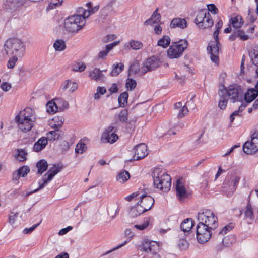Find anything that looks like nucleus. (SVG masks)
I'll return each instance as SVG.
<instances>
[{
  "instance_id": "nucleus-53",
  "label": "nucleus",
  "mask_w": 258,
  "mask_h": 258,
  "mask_svg": "<svg viewBox=\"0 0 258 258\" xmlns=\"http://www.w3.org/2000/svg\"><path fill=\"white\" fill-rule=\"evenodd\" d=\"M234 227V224L232 223H230L228 225L225 226L219 232V235H224L228 231H230L232 230Z\"/></svg>"
},
{
  "instance_id": "nucleus-46",
  "label": "nucleus",
  "mask_w": 258,
  "mask_h": 258,
  "mask_svg": "<svg viewBox=\"0 0 258 258\" xmlns=\"http://www.w3.org/2000/svg\"><path fill=\"white\" fill-rule=\"evenodd\" d=\"M137 83L132 78H127L125 83V86L128 90L132 91L136 87Z\"/></svg>"
},
{
  "instance_id": "nucleus-10",
  "label": "nucleus",
  "mask_w": 258,
  "mask_h": 258,
  "mask_svg": "<svg viewBox=\"0 0 258 258\" xmlns=\"http://www.w3.org/2000/svg\"><path fill=\"white\" fill-rule=\"evenodd\" d=\"M161 61L159 58L155 56H152L146 60L141 68V71L145 74L148 71H151L157 69L161 64Z\"/></svg>"
},
{
  "instance_id": "nucleus-64",
  "label": "nucleus",
  "mask_w": 258,
  "mask_h": 258,
  "mask_svg": "<svg viewBox=\"0 0 258 258\" xmlns=\"http://www.w3.org/2000/svg\"><path fill=\"white\" fill-rule=\"evenodd\" d=\"M208 10L207 11H210L214 14H217L218 12V9L216 8L215 5L213 4H209L207 5Z\"/></svg>"
},
{
  "instance_id": "nucleus-4",
  "label": "nucleus",
  "mask_w": 258,
  "mask_h": 258,
  "mask_svg": "<svg viewBox=\"0 0 258 258\" xmlns=\"http://www.w3.org/2000/svg\"><path fill=\"white\" fill-rule=\"evenodd\" d=\"M85 24L84 17L81 15H74L65 20L64 26L68 33L75 34L82 29Z\"/></svg>"
},
{
  "instance_id": "nucleus-20",
  "label": "nucleus",
  "mask_w": 258,
  "mask_h": 258,
  "mask_svg": "<svg viewBox=\"0 0 258 258\" xmlns=\"http://www.w3.org/2000/svg\"><path fill=\"white\" fill-rule=\"evenodd\" d=\"M187 26V22L185 19L180 18H174L170 23V27L174 28L178 27L181 29H184Z\"/></svg>"
},
{
  "instance_id": "nucleus-32",
  "label": "nucleus",
  "mask_w": 258,
  "mask_h": 258,
  "mask_svg": "<svg viewBox=\"0 0 258 258\" xmlns=\"http://www.w3.org/2000/svg\"><path fill=\"white\" fill-rule=\"evenodd\" d=\"M78 88V85L76 83L72 82L71 80H67L66 81L64 85L63 86L62 89L63 90L69 89L70 93L75 91Z\"/></svg>"
},
{
  "instance_id": "nucleus-31",
  "label": "nucleus",
  "mask_w": 258,
  "mask_h": 258,
  "mask_svg": "<svg viewBox=\"0 0 258 258\" xmlns=\"http://www.w3.org/2000/svg\"><path fill=\"white\" fill-rule=\"evenodd\" d=\"M230 22L235 28H240L243 23L242 18L240 16H236L232 17L230 20Z\"/></svg>"
},
{
  "instance_id": "nucleus-23",
  "label": "nucleus",
  "mask_w": 258,
  "mask_h": 258,
  "mask_svg": "<svg viewBox=\"0 0 258 258\" xmlns=\"http://www.w3.org/2000/svg\"><path fill=\"white\" fill-rule=\"evenodd\" d=\"M207 12V10L202 9L198 12L195 19V22L199 28L201 27V26H203V21H204V18H205V17H206Z\"/></svg>"
},
{
  "instance_id": "nucleus-27",
  "label": "nucleus",
  "mask_w": 258,
  "mask_h": 258,
  "mask_svg": "<svg viewBox=\"0 0 258 258\" xmlns=\"http://www.w3.org/2000/svg\"><path fill=\"white\" fill-rule=\"evenodd\" d=\"M90 77L95 81H98L104 78V74L99 69L95 68L93 70L89 73Z\"/></svg>"
},
{
  "instance_id": "nucleus-14",
  "label": "nucleus",
  "mask_w": 258,
  "mask_h": 258,
  "mask_svg": "<svg viewBox=\"0 0 258 258\" xmlns=\"http://www.w3.org/2000/svg\"><path fill=\"white\" fill-rule=\"evenodd\" d=\"M140 199L139 206L141 207L145 212L151 209L154 203V199L152 197L143 194L140 196Z\"/></svg>"
},
{
  "instance_id": "nucleus-39",
  "label": "nucleus",
  "mask_w": 258,
  "mask_h": 258,
  "mask_svg": "<svg viewBox=\"0 0 258 258\" xmlns=\"http://www.w3.org/2000/svg\"><path fill=\"white\" fill-rule=\"evenodd\" d=\"M124 65L122 63H117L116 65L113 66V69L110 72V75L112 76H116L123 70Z\"/></svg>"
},
{
  "instance_id": "nucleus-30",
  "label": "nucleus",
  "mask_w": 258,
  "mask_h": 258,
  "mask_svg": "<svg viewBox=\"0 0 258 258\" xmlns=\"http://www.w3.org/2000/svg\"><path fill=\"white\" fill-rule=\"evenodd\" d=\"M46 107L47 112L49 113L54 114L59 111L55 99L54 100L49 101L47 103Z\"/></svg>"
},
{
  "instance_id": "nucleus-51",
  "label": "nucleus",
  "mask_w": 258,
  "mask_h": 258,
  "mask_svg": "<svg viewBox=\"0 0 258 258\" xmlns=\"http://www.w3.org/2000/svg\"><path fill=\"white\" fill-rule=\"evenodd\" d=\"M58 131H52L48 132L47 133V140H49L50 141H54L59 138V135L57 134V132Z\"/></svg>"
},
{
  "instance_id": "nucleus-3",
  "label": "nucleus",
  "mask_w": 258,
  "mask_h": 258,
  "mask_svg": "<svg viewBox=\"0 0 258 258\" xmlns=\"http://www.w3.org/2000/svg\"><path fill=\"white\" fill-rule=\"evenodd\" d=\"M4 48L7 54H15L22 56L25 51V45L21 39L11 38L5 42Z\"/></svg>"
},
{
  "instance_id": "nucleus-34",
  "label": "nucleus",
  "mask_w": 258,
  "mask_h": 258,
  "mask_svg": "<svg viewBox=\"0 0 258 258\" xmlns=\"http://www.w3.org/2000/svg\"><path fill=\"white\" fill-rule=\"evenodd\" d=\"M130 178V175L128 171L123 170L119 172L117 176L116 180L120 183H124Z\"/></svg>"
},
{
  "instance_id": "nucleus-37",
  "label": "nucleus",
  "mask_w": 258,
  "mask_h": 258,
  "mask_svg": "<svg viewBox=\"0 0 258 258\" xmlns=\"http://www.w3.org/2000/svg\"><path fill=\"white\" fill-rule=\"evenodd\" d=\"M128 94L127 92H124L120 94L118 101L120 107H124L127 103Z\"/></svg>"
},
{
  "instance_id": "nucleus-2",
  "label": "nucleus",
  "mask_w": 258,
  "mask_h": 258,
  "mask_svg": "<svg viewBox=\"0 0 258 258\" xmlns=\"http://www.w3.org/2000/svg\"><path fill=\"white\" fill-rule=\"evenodd\" d=\"M239 90L235 85H230L228 88L222 86V88H220L218 95L219 100L218 107L222 110L225 109L227 106L228 97L233 103L238 100V96Z\"/></svg>"
},
{
  "instance_id": "nucleus-59",
  "label": "nucleus",
  "mask_w": 258,
  "mask_h": 258,
  "mask_svg": "<svg viewBox=\"0 0 258 258\" xmlns=\"http://www.w3.org/2000/svg\"><path fill=\"white\" fill-rule=\"evenodd\" d=\"M17 171L20 173L21 176L25 177L29 172L30 169L29 167L24 166L18 169Z\"/></svg>"
},
{
  "instance_id": "nucleus-40",
  "label": "nucleus",
  "mask_w": 258,
  "mask_h": 258,
  "mask_svg": "<svg viewBox=\"0 0 258 258\" xmlns=\"http://www.w3.org/2000/svg\"><path fill=\"white\" fill-rule=\"evenodd\" d=\"M55 100L56 101V103L59 111H61L69 108V104L67 101L63 100L61 98H55Z\"/></svg>"
},
{
  "instance_id": "nucleus-24",
  "label": "nucleus",
  "mask_w": 258,
  "mask_h": 258,
  "mask_svg": "<svg viewBox=\"0 0 258 258\" xmlns=\"http://www.w3.org/2000/svg\"><path fill=\"white\" fill-rule=\"evenodd\" d=\"M118 44V42H114L110 44H107L105 46L104 50L100 51L97 57L99 59H105L110 51H111L113 47Z\"/></svg>"
},
{
  "instance_id": "nucleus-8",
  "label": "nucleus",
  "mask_w": 258,
  "mask_h": 258,
  "mask_svg": "<svg viewBox=\"0 0 258 258\" xmlns=\"http://www.w3.org/2000/svg\"><path fill=\"white\" fill-rule=\"evenodd\" d=\"M243 151L247 154H251L258 151V132L252 135L251 141H247L244 143Z\"/></svg>"
},
{
  "instance_id": "nucleus-21",
  "label": "nucleus",
  "mask_w": 258,
  "mask_h": 258,
  "mask_svg": "<svg viewBox=\"0 0 258 258\" xmlns=\"http://www.w3.org/2000/svg\"><path fill=\"white\" fill-rule=\"evenodd\" d=\"M48 144L47 138L44 137L40 138L33 146V150L35 152H39L43 150Z\"/></svg>"
},
{
  "instance_id": "nucleus-56",
  "label": "nucleus",
  "mask_w": 258,
  "mask_h": 258,
  "mask_svg": "<svg viewBox=\"0 0 258 258\" xmlns=\"http://www.w3.org/2000/svg\"><path fill=\"white\" fill-rule=\"evenodd\" d=\"M130 45L134 50H139L143 47V44L141 42L133 40L130 41Z\"/></svg>"
},
{
  "instance_id": "nucleus-26",
  "label": "nucleus",
  "mask_w": 258,
  "mask_h": 258,
  "mask_svg": "<svg viewBox=\"0 0 258 258\" xmlns=\"http://www.w3.org/2000/svg\"><path fill=\"white\" fill-rule=\"evenodd\" d=\"M245 219H248L250 221L254 220L255 217L254 208L253 209L251 205L248 203L245 207L244 211Z\"/></svg>"
},
{
  "instance_id": "nucleus-25",
  "label": "nucleus",
  "mask_w": 258,
  "mask_h": 258,
  "mask_svg": "<svg viewBox=\"0 0 258 258\" xmlns=\"http://www.w3.org/2000/svg\"><path fill=\"white\" fill-rule=\"evenodd\" d=\"M194 226V223L191 218L185 219L180 224V228L184 233H188Z\"/></svg>"
},
{
  "instance_id": "nucleus-15",
  "label": "nucleus",
  "mask_w": 258,
  "mask_h": 258,
  "mask_svg": "<svg viewBox=\"0 0 258 258\" xmlns=\"http://www.w3.org/2000/svg\"><path fill=\"white\" fill-rule=\"evenodd\" d=\"M134 160H138L144 158L148 154L147 146L144 143L137 145L135 149Z\"/></svg>"
},
{
  "instance_id": "nucleus-44",
  "label": "nucleus",
  "mask_w": 258,
  "mask_h": 258,
  "mask_svg": "<svg viewBox=\"0 0 258 258\" xmlns=\"http://www.w3.org/2000/svg\"><path fill=\"white\" fill-rule=\"evenodd\" d=\"M235 242V238L234 235H229L225 237L222 239V242L224 246L226 247L230 246Z\"/></svg>"
},
{
  "instance_id": "nucleus-29",
  "label": "nucleus",
  "mask_w": 258,
  "mask_h": 258,
  "mask_svg": "<svg viewBox=\"0 0 258 258\" xmlns=\"http://www.w3.org/2000/svg\"><path fill=\"white\" fill-rule=\"evenodd\" d=\"M62 166L59 165H54L51 167L48 172L46 174L48 177V180H52L53 177L60 171Z\"/></svg>"
},
{
  "instance_id": "nucleus-33",
  "label": "nucleus",
  "mask_w": 258,
  "mask_h": 258,
  "mask_svg": "<svg viewBox=\"0 0 258 258\" xmlns=\"http://www.w3.org/2000/svg\"><path fill=\"white\" fill-rule=\"evenodd\" d=\"M144 212V209L139 206V202H138L137 206L133 207L131 209L130 214L133 217H136Z\"/></svg>"
},
{
  "instance_id": "nucleus-6",
  "label": "nucleus",
  "mask_w": 258,
  "mask_h": 258,
  "mask_svg": "<svg viewBox=\"0 0 258 258\" xmlns=\"http://www.w3.org/2000/svg\"><path fill=\"white\" fill-rule=\"evenodd\" d=\"M188 44L186 40H180L173 42L167 50L168 57L174 59L181 57L184 51L187 48Z\"/></svg>"
},
{
  "instance_id": "nucleus-41",
  "label": "nucleus",
  "mask_w": 258,
  "mask_h": 258,
  "mask_svg": "<svg viewBox=\"0 0 258 258\" xmlns=\"http://www.w3.org/2000/svg\"><path fill=\"white\" fill-rule=\"evenodd\" d=\"M51 180H48V177L47 176V174L44 175L43 176L42 179L39 181V187L33 190V191L32 192V193L36 192L38 190L42 189L44 187L45 185ZM30 194H31V192L28 194L27 195H29Z\"/></svg>"
},
{
  "instance_id": "nucleus-9",
  "label": "nucleus",
  "mask_w": 258,
  "mask_h": 258,
  "mask_svg": "<svg viewBox=\"0 0 258 258\" xmlns=\"http://www.w3.org/2000/svg\"><path fill=\"white\" fill-rule=\"evenodd\" d=\"M214 41H210L207 47V50L210 54V58L212 61L218 63L219 60L218 54L219 52L220 45L218 38H214Z\"/></svg>"
},
{
  "instance_id": "nucleus-42",
  "label": "nucleus",
  "mask_w": 258,
  "mask_h": 258,
  "mask_svg": "<svg viewBox=\"0 0 258 258\" xmlns=\"http://www.w3.org/2000/svg\"><path fill=\"white\" fill-rule=\"evenodd\" d=\"M53 47L56 51H61L65 49L66 44L63 40L59 39L55 41Z\"/></svg>"
},
{
  "instance_id": "nucleus-60",
  "label": "nucleus",
  "mask_w": 258,
  "mask_h": 258,
  "mask_svg": "<svg viewBox=\"0 0 258 258\" xmlns=\"http://www.w3.org/2000/svg\"><path fill=\"white\" fill-rule=\"evenodd\" d=\"M18 216V213H14L13 212H11L9 216L8 222L11 225H13L16 220V218Z\"/></svg>"
},
{
  "instance_id": "nucleus-12",
  "label": "nucleus",
  "mask_w": 258,
  "mask_h": 258,
  "mask_svg": "<svg viewBox=\"0 0 258 258\" xmlns=\"http://www.w3.org/2000/svg\"><path fill=\"white\" fill-rule=\"evenodd\" d=\"M142 248L144 251L147 253L154 254V258H159V255L156 253L159 249V245L156 242L145 240L143 242Z\"/></svg>"
},
{
  "instance_id": "nucleus-35",
  "label": "nucleus",
  "mask_w": 258,
  "mask_h": 258,
  "mask_svg": "<svg viewBox=\"0 0 258 258\" xmlns=\"http://www.w3.org/2000/svg\"><path fill=\"white\" fill-rule=\"evenodd\" d=\"M36 167L38 168V173L41 174L47 170L48 164L46 161L42 159L37 162Z\"/></svg>"
},
{
  "instance_id": "nucleus-36",
  "label": "nucleus",
  "mask_w": 258,
  "mask_h": 258,
  "mask_svg": "<svg viewBox=\"0 0 258 258\" xmlns=\"http://www.w3.org/2000/svg\"><path fill=\"white\" fill-rule=\"evenodd\" d=\"M214 22L211 18V16L209 12H207L206 17L204 18L203 26H201V28L205 29L208 27H212L213 25Z\"/></svg>"
},
{
  "instance_id": "nucleus-1",
  "label": "nucleus",
  "mask_w": 258,
  "mask_h": 258,
  "mask_svg": "<svg viewBox=\"0 0 258 258\" xmlns=\"http://www.w3.org/2000/svg\"><path fill=\"white\" fill-rule=\"evenodd\" d=\"M154 186L163 192H167L171 186V178L165 170L155 168L152 173Z\"/></svg>"
},
{
  "instance_id": "nucleus-47",
  "label": "nucleus",
  "mask_w": 258,
  "mask_h": 258,
  "mask_svg": "<svg viewBox=\"0 0 258 258\" xmlns=\"http://www.w3.org/2000/svg\"><path fill=\"white\" fill-rule=\"evenodd\" d=\"M86 65L85 63L82 62H78L73 65L72 70L75 72H82L84 71Z\"/></svg>"
},
{
  "instance_id": "nucleus-55",
  "label": "nucleus",
  "mask_w": 258,
  "mask_h": 258,
  "mask_svg": "<svg viewBox=\"0 0 258 258\" xmlns=\"http://www.w3.org/2000/svg\"><path fill=\"white\" fill-rule=\"evenodd\" d=\"M86 149L87 147L85 143H79L76 146L75 152L77 153L82 154L86 151Z\"/></svg>"
},
{
  "instance_id": "nucleus-22",
  "label": "nucleus",
  "mask_w": 258,
  "mask_h": 258,
  "mask_svg": "<svg viewBox=\"0 0 258 258\" xmlns=\"http://www.w3.org/2000/svg\"><path fill=\"white\" fill-rule=\"evenodd\" d=\"M158 11V8H157L153 13L151 17L145 21V25H152L154 23H157L160 21L161 16Z\"/></svg>"
},
{
  "instance_id": "nucleus-17",
  "label": "nucleus",
  "mask_w": 258,
  "mask_h": 258,
  "mask_svg": "<svg viewBox=\"0 0 258 258\" xmlns=\"http://www.w3.org/2000/svg\"><path fill=\"white\" fill-rule=\"evenodd\" d=\"M33 1V0H6L5 3L6 9H8L12 11L17 10L18 8L21 7L27 2Z\"/></svg>"
},
{
  "instance_id": "nucleus-38",
  "label": "nucleus",
  "mask_w": 258,
  "mask_h": 258,
  "mask_svg": "<svg viewBox=\"0 0 258 258\" xmlns=\"http://www.w3.org/2000/svg\"><path fill=\"white\" fill-rule=\"evenodd\" d=\"M170 43V38L167 35H164L163 37L159 39L158 41V45L165 48L167 47Z\"/></svg>"
},
{
  "instance_id": "nucleus-18",
  "label": "nucleus",
  "mask_w": 258,
  "mask_h": 258,
  "mask_svg": "<svg viewBox=\"0 0 258 258\" xmlns=\"http://www.w3.org/2000/svg\"><path fill=\"white\" fill-rule=\"evenodd\" d=\"M17 116L26 119H29L34 121H35L36 119L34 111L30 107H27L24 110L20 111Z\"/></svg>"
},
{
  "instance_id": "nucleus-28",
  "label": "nucleus",
  "mask_w": 258,
  "mask_h": 258,
  "mask_svg": "<svg viewBox=\"0 0 258 258\" xmlns=\"http://www.w3.org/2000/svg\"><path fill=\"white\" fill-rule=\"evenodd\" d=\"M240 177L236 175L228 176L227 178V182H231V191L233 192L236 190V188L239 183Z\"/></svg>"
},
{
  "instance_id": "nucleus-48",
  "label": "nucleus",
  "mask_w": 258,
  "mask_h": 258,
  "mask_svg": "<svg viewBox=\"0 0 258 258\" xmlns=\"http://www.w3.org/2000/svg\"><path fill=\"white\" fill-rule=\"evenodd\" d=\"M64 119L62 117H55L53 119V121L54 122H57V124H54L52 125V127L56 128L57 131L61 127L62 124L64 121Z\"/></svg>"
},
{
  "instance_id": "nucleus-49",
  "label": "nucleus",
  "mask_w": 258,
  "mask_h": 258,
  "mask_svg": "<svg viewBox=\"0 0 258 258\" xmlns=\"http://www.w3.org/2000/svg\"><path fill=\"white\" fill-rule=\"evenodd\" d=\"M237 38H239L242 41H245L248 39L249 36L246 35L245 32L241 30H236L234 31Z\"/></svg>"
},
{
  "instance_id": "nucleus-43",
  "label": "nucleus",
  "mask_w": 258,
  "mask_h": 258,
  "mask_svg": "<svg viewBox=\"0 0 258 258\" xmlns=\"http://www.w3.org/2000/svg\"><path fill=\"white\" fill-rule=\"evenodd\" d=\"M108 215L111 218H115L116 215L118 213L119 209L116 205H112L109 206L107 209Z\"/></svg>"
},
{
  "instance_id": "nucleus-45",
  "label": "nucleus",
  "mask_w": 258,
  "mask_h": 258,
  "mask_svg": "<svg viewBox=\"0 0 258 258\" xmlns=\"http://www.w3.org/2000/svg\"><path fill=\"white\" fill-rule=\"evenodd\" d=\"M86 6L88 8L87 12L88 14L87 16V18H88L90 15H92L97 12L99 8V5H96L94 7H92V4L91 2H89L86 4Z\"/></svg>"
},
{
  "instance_id": "nucleus-19",
  "label": "nucleus",
  "mask_w": 258,
  "mask_h": 258,
  "mask_svg": "<svg viewBox=\"0 0 258 258\" xmlns=\"http://www.w3.org/2000/svg\"><path fill=\"white\" fill-rule=\"evenodd\" d=\"M258 95V87L255 86V89L251 88L247 90L244 95L245 101L248 103L252 102Z\"/></svg>"
},
{
  "instance_id": "nucleus-54",
  "label": "nucleus",
  "mask_w": 258,
  "mask_h": 258,
  "mask_svg": "<svg viewBox=\"0 0 258 258\" xmlns=\"http://www.w3.org/2000/svg\"><path fill=\"white\" fill-rule=\"evenodd\" d=\"M223 26V22L221 20H219L215 25L216 30L213 33L214 38L217 39L220 32V29Z\"/></svg>"
},
{
  "instance_id": "nucleus-50",
  "label": "nucleus",
  "mask_w": 258,
  "mask_h": 258,
  "mask_svg": "<svg viewBox=\"0 0 258 258\" xmlns=\"http://www.w3.org/2000/svg\"><path fill=\"white\" fill-rule=\"evenodd\" d=\"M12 55H13V56L10 58L7 63V67L9 69H12L14 67L16 62L18 60V58L20 57L19 56V55H17L15 54Z\"/></svg>"
},
{
  "instance_id": "nucleus-58",
  "label": "nucleus",
  "mask_w": 258,
  "mask_h": 258,
  "mask_svg": "<svg viewBox=\"0 0 258 258\" xmlns=\"http://www.w3.org/2000/svg\"><path fill=\"white\" fill-rule=\"evenodd\" d=\"M62 2V1L60 2V0H51L46 10H49L54 9L56 7L60 5Z\"/></svg>"
},
{
  "instance_id": "nucleus-62",
  "label": "nucleus",
  "mask_w": 258,
  "mask_h": 258,
  "mask_svg": "<svg viewBox=\"0 0 258 258\" xmlns=\"http://www.w3.org/2000/svg\"><path fill=\"white\" fill-rule=\"evenodd\" d=\"M178 245L181 250H185L188 247V242L185 239H180Z\"/></svg>"
},
{
  "instance_id": "nucleus-52",
  "label": "nucleus",
  "mask_w": 258,
  "mask_h": 258,
  "mask_svg": "<svg viewBox=\"0 0 258 258\" xmlns=\"http://www.w3.org/2000/svg\"><path fill=\"white\" fill-rule=\"evenodd\" d=\"M128 111L126 109H123L118 114V119L121 122H126L127 121Z\"/></svg>"
},
{
  "instance_id": "nucleus-7",
  "label": "nucleus",
  "mask_w": 258,
  "mask_h": 258,
  "mask_svg": "<svg viewBox=\"0 0 258 258\" xmlns=\"http://www.w3.org/2000/svg\"><path fill=\"white\" fill-rule=\"evenodd\" d=\"M212 229L207 225L199 223L196 227V235L198 241L200 243L207 242L212 234Z\"/></svg>"
},
{
  "instance_id": "nucleus-5",
  "label": "nucleus",
  "mask_w": 258,
  "mask_h": 258,
  "mask_svg": "<svg viewBox=\"0 0 258 258\" xmlns=\"http://www.w3.org/2000/svg\"><path fill=\"white\" fill-rule=\"evenodd\" d=\"M197 218L200 223L207 225L212 229H215L218 227L217 217L209 209H205L199 212Z\"/></svg>"
},
{
  "instance_id": "nucleus-13",
  "label": "nucleus",
  "mask_w": 258,
  "mask_h": 258,
  "mask_svg": "<svg viewBox=\"0 0 258 258\" xmlns=\"http://www.w3.org/2000/svg\"><path fill=\"white\" fill-rule=\"evenodd\" d=\"M15 120L19 128L23 132H26L31 130L34 126L35 121L16 116Z\"/></svg>"
},
{
  "instance_id": "nucleus-63",
  "label": "nucleus",
  "mask_w": 258,
  "mask_h": 258,
  "mask_svg": "<svg viewBox=\"0 0 258 258\" xmlns=\"http://www.w3.org/2000/svg\"><path fill=\"white\" fill-rule=\"evenodd\" d=\"M42 220L40 221V222L36 224L33 225L32 226L29 228H25L23 230V233L25 234H29L32 233L36 228V227L40 224V223L41 222Z\"/></svg>"
},
{
  "instance_id": "nucleus-16",
  "label": "nucleus",
  "mask_w": 258,
  "mask_h": 258,
  "mask_svg": "<svg viewBox=\"0 0 258 258\" xmlns=\"http://www.w3.org/2000/svg\"><path fill=\"white\" fill-rule=\"evenodd\" d=\"M176 194L178 199L180 201L184 200L188 196L184 185L180 179L176 181Z\"/></svg>"
},
{
  "instance_id": "nucleus-11",
  "label": "nucleus",
  "mask_w": 258,
  "mask_h": 258,
  "mask_svg": "<svg viewBox=\"0 0 258 258\" xmlns=\"http://www.w3.org/2000/svg\"><path fill=\"white\" fill-rule=\"evenodd\" d=\"M116 128L113 126H109L103 133L102 140L104 143H113L118 138L115 134Z\"/></svg>"
},
{
  "instance_id": "nucleus-57",
  "label": "nucleus",
  "mask_w": 258,
  "mask_h": 258,
  "mask_svg": "<svg viewBox=\"0 0 258 258\" xmlns=\"http://www.w3.org/2000/svg\"><path fill=\"white\" fill-rule=\"evenodd\" d=\"M17 152L18 154L17 156V159L19 161H23L26 160V155H27V153L24 150L18 149Z\"/></svg>"
},
{
  "instance_id": "nucleus-61",
  "label": "nucleus",
  "mask_w": 258,
  "mask_h": 258,
  "mask_svg": "<svg viewBox=\"0 0 258 258\" xmlns=\"http://www.w3.org/2000/svg\"><path fill=\"white\" fill-rule=\"evenodd\" d=\"M149 220L148 219H146L142 224H137L134 225V227L136 229L140 230H143L146 228L149 225Z\"/></svg>"
}]
</instances>
